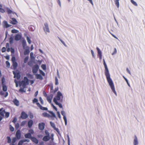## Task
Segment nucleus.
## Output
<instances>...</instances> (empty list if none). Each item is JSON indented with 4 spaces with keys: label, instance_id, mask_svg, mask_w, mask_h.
<instances>
[{
    "label": "nucleus",
    "instance_id": "19",
    "mask_svg": "<svg viewBox=\"0 0 145 145\" xmlns=\"http://www.w3.org/2000/svg\"><path fill=\"white\" fill-rule=\"evenodd\" d=\"M13 102L14 103V104L17 106H18L19 105L20 103L19 101L16 99H14Z\"/></svg>",
    "mask_w": 145,
    "mask_h": 145
},
{
    "label": "nucleus",
    "instance_id": "21",
    "mask_svg": "<svg viewBox=\"0 0 145 145\" xmlns=\"http://www.w3.org/2000/svg\"><path fill=\"white\" fill-rule=\"evenodd\" d=\"M22 37V36L20 34H17L15 37V40L18 41L20 40Z\"/></svg>",
    "mask_w": 145,
    "mask_h": 145
},
{
    "label": "nucleus",
    "instance_id": "42",
    "mask_svg": "<svg viewBox=\"0 0 145 145\" xmlns=\"http://www.w3.org/2000/svg\"><path fill=\"white\" fill-rule=\"evenodd\" d=\"M18 32V30L15 29H12L11 30V32L12 33H17Z\"/></svg>",
    "mask_w": 145,
    "mask_h": 145
},
{
    "label": "nucleus",
    "instance_id": "10",
    "mask_svg": "<svg viewBox=\"0 0 145 145\" xmlns=\"http://www.w3.org/2000/svg\"><path fill=\"white\" fill-rule=\"evenodd\" d=\"M11 26V25L9 24L7 21H4L3 22V26L4 28H7Z\"/></svg>",
    "mask_w": 145,
    "mask_h": 145
},
{
    "label": "nucleus",
    "instance_id": "8",
    "mask_svg": "<svg viewBox=\"0 0 145 145\" xmlns=\"http://www.w3.org/2000/svg\"><path fill=\"white\" fill-rule=\"evenodd\" d=\"M28 117L27 114L24 112H22L21 113L20 118L23 119H25Z\"/></svg>",
    "mask_w": 145,
    "mask_h": 145
},
{
    "label": "nucleus",
    "instance_id": "56",
    "mask_svg": "<svg viewBox=\"0 0 145 145\" xmlns=\"http://www.w3.org/2000/svg\"><path fill=\"white\" fill-rule=\"evenodd\" d=\"M6 50V48L5 47H3L1 49V51L2 52H5Z\"/></svg>",
    "mask_w": 145,
    "mask_h": 145
},
{
    "label": "nucleus",
    "instance_id": "38",
    "mask_svg": "<svg viewBox=\"0 0 145 145\" xmlns=\"http://www.w3.org/2000/svg\"><path fill=\"white\" fill-rule=\"evenodd\" d=\"M46 135V136H50V133L47 130H45L44 131Z\"/></svg>",
    "mask_w": 145,
    "mask_h": 145
},
{
    "label": "nucleus",
    "instance_id": "59",
    "mask_svg": "<svg viewBox=\"0 0 145 145\" xmlns=\"http://www.w3.org/2000/svg\"><path fill=\"white\" fill-rule=\"evenodd\" d=\"M57 114L58 116V118L59 119H61V116L60 113L59 112H57Z\"/></svg>",
    "mask_w": 145,
    "mask_h": 145
},
{
    "label": "nucleus",
    "instance_id": "29",
    "mask_svg": "<svg viewBox=\"0 0 145 145\" xmlns=\"http://www.w3.org/2000/svg\"><path fill=\"white\" fill-rule=\"evenodd\" d=\"M7 11L8 14H10L11 13H12L13 14H16V12H12V11L11 10L8 8L7 9Z\"/></svg>",
    "mask_w": 145,
    "mask_h": 145
},
{
    "label": "nucleus",
    "instance_id": "46",
    "mask_svg": "<svg viewBox=\"0 0 145 145\" xmlns=\"http://www.w3.org/2000/svg\"><path fill=\"white\" fill-rule=\"evenodd\" d=\"M26 121H23L22 122L21 124V126H23L26 123Z\"/></svg>",
    "mask_w": 145,
    "mask_h": 145
},
{
    "label": "nucleus",
    "instance_id": "20",
    "mask_svg": "<svg viewBox=\"0 0 145 145\" xmlns=\"http://www.w3.org/2000/svg\"><path fill=\"white\" fill-rule=\"evenodd\" d=\"M0 94L2 96H4L5 97H6L8 95V93L7 92L4 93L2 91H1L0 92Z\"/></svg>",
    "mask_w": 145,
    "mask_h": 145
},
{
    "label": "nucleus",
    "instance_id": "32",
    "mask_svg": "<svg viewBox=\"0 0 145 145\" xmlns=\"http://www.w3.org/2000/svg\"><path fill=\"white\" fill-rule=\"evenodd\" d=\"M2 5L0 4V12L2 13H3L5 12V11L4 9L2 8Z\"/></svg>",
    "mask_w": 145,
    "mask_h": 145
},
{
    "label": "nucleus",
    "instance_id": "63",
    "mask_svg": "<svg viewBox=\"0 0 145 145\" xmlns=\"http://www.w3.org/2000/svg\"><path fill=\"white\" fill-rule=\"evenodd\" d=\"M40 73L43 76H45V73H44L42 71L40 70Z\"/></svg>",
    "mask_w": 145,
    "mask_h": 145
},
{
    "label": "nucleus",
    "instance_id": "35",
    "mask_svg": "<svg viewBox=\"0 0 145 145\" xmlns=\"http://www.w3.org/2000/svg\"><path fill=\"white\" fill-rule=\"evenodd\" d=\"M58 88L57 87L55 88L54 90H53V91H51V92L53 93H54L58 91Z\"/></svg>",
    "mask_w": 145,
    "mask_h": 145
},
{
    "label": "nucleus",
    "instance_id": "12",
    "mask_svg": "<svg viewBox=\"0 0 145 145\" xmlns=\"http://www.w3.org/2000/svg\"><path fill=\"white\" fill-rule=\"evenodd\" d=\"M61 114L63 116V118L64 120L65 124V125L67 124V119L65 116V112L63 111H61Z\"/></svg>",
    "mask_w": 145,
    "mask_h": 145
},
{
    "label": "nucleus",
    "instance_id": "9",
    "mask_svg": "<svg viewBox=\"0 0 145 145\" xmlns=\"http://www.w3.org/2000/svg\"><path fill=\"white\" fill-rule=\"evenodd\" d=\"M50 124L52 127L54 129L56 130L58 133L59 132V129L56 127L54 123L52 122H50Z\"/></svg>",
    "mask_w": 145,
    "mask_h": 145
},
{
    "label": "nucleus",
    "instance_id": "22",
    "mask_svg": "<svg viewBox=\"0 0 145 145\" xmlns=\"http://www.w3.org/2000/svg\"><path fill=\"white\" fill-rule=\"evenodd\" d=\"M31 140L36 144L38 143V140L36 138L34 137H32L31 139Z\"/></svg>",
    "mask_w": 145,
    "mask_h": 145
},
{
    "label": "nucleus",
    "instance_id": "6",
    "mask_svg": "<svg viewBox=\"0 0 145 145\" xmlns=\"http://www.w3.org/2000/svg\"><path fill=\"white\" fill-rule=\"evenodd\" d=\"M45 124L44 123L41 122L39 123L38 125L39 129L40 130H43L45 127Z\"/></svg>",
    "mask_w": 145,
    "mask_h": 145
},
{
    "label": "nucleus",
    "instance_id": "33",
    "mask_svg": "<svg viewBox=\"0 0 145 145\" xmlns=\"http://www.w3.org/2000/svg\"><path fill=\"white\" fill-rule=\"evenodd\" d=\"M3 88V90L4 91H7V87L6 85L5 86H2Z\"/></svg>",
    "mask_w": 145,
    "mask_h": 145
},
{
    "label": "nucleus",
    "instance_id": "40",
    "mask_svg": "<svg viewBox=\"0 0 145 145\" xmlns=\"http://www.w3.org/2000/svg\"><path fill=\"white\" fill-rule=\"evenodd\" d=\"M55 103L56 105H58L60 108H62V106L61 104L58 103V102H55Z\"/></svg>",
    "mask_w": 145,
    "mask_h": 145
},
{
    "label": "nucleus",
    "instance_id": "54",
    "mask_svg": "<svg viewBox=\"0 0 145 145\" xmlns=\"http://www.w3.org/2000/svg\"><path fill=\"white\" fill-rule=\"evenodd\" d=\"M39 101H40L42 105L43 104H44L43 101L41 97H39Z\"/></svg>",
    "mask_w": 145,
    "mask_h": 145
},
{
    "label": "nucleus",
    "instance_id": "18",
    "mask_svg": "<svg viewBox=\"0 0 145 145\" xmlns=\"http://www.w3.org/2000/svg\"><path fill=\"white\" fill-rule=\"evenodd\" d=\"M50 140V136H44L42 138V140L44 142H46Z\"/></svg>",
    "mask_w": 145,
    "mask_h": 145
},
{
    "label": "nucleus",
    "instance_id": "50",
    "mask_svg": "<svg viewBox=\"0 0 145 145\" xmlns=\"http://www.w3.org/2000/svg\"><path fill=\"white\" fill-rule=\"evenodd\" d=\"M19 127V124L18 123H17L15 124V128L16 129H18Z\"/></svg>",
    "mask_w": 145,
    "mask_h": 145
},
{
    "label": "nucleus",
    "instance_id": "25",
    "mask_svg": "<svg viewBox=\"0 0 145 145\" xmlns=\"http://www.w3.org/2000/svg\"><path fill=\"white\" fill-rule=\"evenodd\" d=\"M133 144L134 145H137L138 144L137 139L136 136H135V138L134 139Z\"/></svg>",
    "mask_w": 145,
    "mask_h": 145
},
{
    "label": "nucleus",
    "instance_id": "41",
    "mask_svg": "<svg viewBox=\"0 0 145 145\" xmlns=\"http://www.w3.org/2000/svg\"><path fill=\"white\" fill-rule=\"evenodd\" d=\"M5 118H7L9 117L10 114L9 113V112H5Z\"/></svg>",
    "mask_w": 145,
    "mask_h": 145
},
{
    "label": "nucleus",
    "instance_id": "14",
    "mask_svg": "<svg viewBox=\"0 0 145 145\" xmlns=\"http://www.w3.org/2000/svg\"><path fill=\"white\" fill-rule=\"evenodd\" d=\"M37 106L41 110H47L48 108L46 107H44L42 106L39 103H37Z\"/></svg>",
    "mask_w": 145,
    "mask_h": 145
},
{
    "label": "nucleus",
    "instance_id": "15",
    "mask_svg": "<svg viewBox=\"0 0 145 145\" xmlns=\"http://www.w3.org/2000/svg\"><path fill=\"white\" fill-rule=\"evenodd\" d=\"M12 20L10 21V24H12L13 25H15L17 24L18 22L16 19L14 18H11Z\"/></svg>",
    "mask_w": 145,
    "mask_h": 145
},
{
    "label": "nucleus",
    "instance_id": "36",
    "mask_svg": "<svg viewBox=\"0 0 145 145\" xmlns=\"http://www.w3.org/2000/svg\"><path fill=\"white\" fill-rule=\"evenodd\" d=\"M131 2L134 5L136 6H137V4L133 0H131Z\"/></svg>",
    "mask_w": 145,
    "mask_h": 145
},
{
    "label": "nucleus",
    "instance_id": "24",
    "mask_svg": "<svg viewBox=\"0 0 145 145\" xmlns=\"http://www.w3.org/2000/svg\"><path fill=\"white\" fill-rule=\"evenodd\" d=\"M36 78L37 79H39L41 80L43 79V77L40 74H37L36 75Z\"/></svg>",
    "mask_w": 145,
    "mask_h": 145
},
{
    "label": "nucleus",
    "instance_id": "34",
    "mask_svg": "<svg viewBox=\"0 0 145 145\" xmlns=\"http://www.w3.org/2000/svg\"><path fill=\"white\" fill-rule=\"evenodd\" d=\"M7 142L8 143H10L11 142V140L10 137L8 136L7 137Z\"/></svg>",
    "mask_w": 145,
    "mask_h": 145
},
{
    "label": "nucleus",
    "instance_id": "48",
    "mask_svg": "<svg viewBox=\"0 0 145 145\" xmlns=\"http://www.w3.org/2000/svg\"><path fill=\"white\" fill-rule=\"evenodd\" d=\"M38 99H36V98H34L33 99V103H38Z\"/></svg>",
    "mask_w": 145,
    "mask_h": 145
},
{
    "label": "nucleus",
    "instance_id": "30",
    "mask_svg": "<svg viewBox=\"0 0 145 145\" xmlns=\"http://www.w3.org/2000/svg\"><path fill=\"white\" fill-rule=\"evenodd\" d=\"M30 52L29 49H26L25 50L24 52V54L25 55H26L27 54H28Z\"/></svg>",
    "mask_w": 145,
    "mask_h": 145
},
{
    "label": "nucleus",
    "instance_id": "60",
    "mask_svg": "<svg viewBox=\"0 0 145 145\" xmlns=\"http://www.w3.org/2000/svg\"><path fill=\"white\" fill-rule=\"evenodd\" d=\"M67 138H68V142L69 145H70V138L69 135L67 136Z\"/></svg>",
    "mask_w": 145,
    "mask_h": 145
},
{
    "label": "nucleus",
    "instance_id": "53",
    "mask_svg": "<svg viewBox=\"0 0 145 145\" xmlns=\"http://www.w3.org/2000/svg\"><path fill=\"white\" fill-rule=\"evenodd\" d=\"M29 133H30V134L31 135V134H33L34 132L33 131V130L32 129H30L29 130Z\"/></svg>",
    "mask_w": 145,
    "mask_h": 145
},
{
    "label": "nucleus",
    "instance_id": "37",
    "mask_svg": "<svg viewBox=\"0 0 145 145\" xmlns=\"http://www.w3.org/2000/svg\"><path fill=\"white\" fill-rule=\"evenodd\" d=\"M17 138L16 137H14L12 138V144H14L17 140Z\"/></svg>",
    "mask_w": 145,
    "mask_h": 145
},
{
    "label": "nucleus",
    "instance_id": "61",
    "mask_svg": "<svg viewBox=\"0 0 145 145\" xmlns=\"http://www.w3.org/2000/svg\"><path fill=\"white\" fill-rule=\"evenodd\" d=\"M19 91L20 92H25V91H24V89L22 88H21L19 90Z\"/></svg>",
    "mask_w": 145,
    "mask_h": 145
},
{
    "label": "nucleus",
    "instance_id": "23",
    "mask_svg": "<svg viewBox=\"0 0 145 145\" xmlns=\"http://www.w3.org/2000/svg\"><path fill=\"white\" fill-rule=\"evenodd\" d=\"M33 124V121L32 120H30L28 121V125L29 128H30Z\"/></svg>",
    "mask_w": 145,
    "mask_h": 145
},
{
    "label": "nucleus",
    "instance_id": "13",
    "mask_svg": "<svg viewBox=\"0 0 145 145\" xmlns=\"http://www.w3.org/2000/svg\"><path fill=\"white\" fill-rule=\"evenodd\" d=\"M13 72V74H14V78H15L16 77L17 79L19 80L21 77V75L20 73H16L14 71Z\"/></svg>",
    "mask_w": 145,
    "mask_h": 145
},
{
    "label": "nucleus",
    "instance_id": "27",
    "mask_svg": "<svg viewBox=\"0 0 145 145\" xmlns=\"http://www.w3.org/2000/svg\"><path fill=\"white\" fill-rule=\"evenodd\" d=\"M25 137L26 138H29L31 139V135L30 133H28L25 135Z\"/></svg>",
    "mask_w": 145,
    "mask_h": 145
},
{
    "label": "nucleus",
    "instance_id": "5",
    "mask_svg": "<svg viewBox=\"0 0 145 145\" xmlns=\"http://www.w3.org/2000/svg\"><path fill=\"white\" fill-rule=\"evenodd\" d=\"M44 27L43 29L44 31L46 33H49L50 31L48 25L47 23H45L44 24Z\"/></svg>",
    "mask_w": 145,
    "mask_h": 145
},
{
    "label": "nucleus",
    "instance_id": "31",
    "mask_svg": "<svg viewBox=\"0 0 145 145\" xmlns=\"http://www.w3.org/2000/svg\"><path fill=\"white\" fill-rule=\"evenodd\" d=\"M5 113V110H2L0 112V115L2 117H4V114Z\"/></svg>",
    "mask_w": 145,
    "mask_h": 145
},
{
    "label": "nucleus",
    "instance_id": "64",
    "mask_svg": "<svg viewBox=\"0 0 145 145\" xmlns=\"http://www.w3.org/2000/svg\"><path fill=\"white\" fill-rule=\"evenodd\" d=\"M43 94L44 96H45V97H47V94L45 91H43Z\"/></svg>",
    "mask_w": 145,
    "mask_h": 145
},
{
    "label": "nucleus",
    "instance_id": "28",
    "mask_svg": "<svg viewBox=\"0 0 145 145\" xmlns=\"http://www.w3.org/2000/svg\"><path fill=\"white\" fill-rule=\"evenodd\" d=\"M1 84L2 86H5V79L4 77H3L1 79Z\"/></svg>",
    "mask_w": 145,
    "mask_h": 145
},
{
    "label": "nucleus",
    "instance_id": "45",
    "mask_svg": "<svg viewBox=\"0 0 145 145\" xmlns=\"http://www.w3.org/2000/svg\"><path fill=\"white\" fill-rule=\"evenodd\" d=\"M6 63L7 65V67L9 68L10 67V63L8 61H7L6 62Z\"/></svg>",
    "mask_w": 145,
    "mask_h": 145
},
{
    "label": "nucleus",
    "instance_id": "26",
    "mask_svg": "<svg viewBox=\"0 0 145 145\" xmlns=\"http://www.w3.org/2000/svg\"><path fill=\"white\" fill-rule=\"evenodd\" d=\"M12 63V65L13 66V69H15L18 66V63L16 62H13Z\"/></svg>",
    "mask_w": 145,
    "mask_h": 145
},
{
    "label": "nucleus",
    "instance_id": "55",
    "mask_svg": "<svg viewBox=\"0 0 145 145\" xmlns=\"http://www.w3.org/2000/svg\"><path fill=\"white\" fill-rule=\"evenodd\" d=\"M11 60H12V62H16L15 57L14 56L12 57V59H11Z\"/></svg>",
    "mask_w": 145,
    "mask_h": 145
},
{
    "label": "nucleus",
    "instance_id": "44",
    "mask_svg": "<svg viewBox=\"0 0 145 145\" xmlns=\"http://www.w3.org/2000/svg\"><path fill=\"white\" fill-rule=\"evenodd\" d=\"M119 1H115V4L117 6L118 8L119 7Z\"/></svg>",
    "mask_w": 145,
    "mask_h": 145
},
{
    "label": "nucleus",
    "instance_id": "11",
    "mask_svg": "<svg viewBox=\"0 0 145 145\" xmlns=\"http://www.w3.org/2000/svg\"><path fill=\"white\" fill-rule=\"evenodd\" d=\"M16 136L17 139L18 140L20 139L21 136V133L19 130L17 131L16 134Z\"/></svg>",
    "mask_w": 145,
    "mask_h": 145
},
{
    "label": "nucleus",
    "instance_id": "62",
    "mask_svg": "<svg viewBox=\"0 0 145 145\" xmlns=\"http://www.w3.org/2000/svg\"><path fill=\"white\" fill-rule=\"evenodd\" d=\"M52 106L53 107V108L56 111H57V109L56 108V107L54 106L52 104H51Z\"/></svg>",
    "mask_w": 145,
    "mask_h": 145
},
{
    "label": "nucleus",
    "instance_id": "2",
    "mask_svg": "<svg viewBox=\"0 0 145 145\" xmlns=\"http://www.w3.org/2000/svg\"><path fill=\"white\" fill-rule=\"evenodd\" d=\"M63 96L61 93L59 91L57 92L56 96L54 98L53 101L55 102H58L57 101H62Z\"/></svg>",
    "mask_w": 145,
    "mask_h": 145
},
{
    "label": "nucleus",
    "instance_id": "47",
    "mask_svg": "<svg viewBox=\"0 0 145 145\" xmlns=\"http://www.w3.org/2000/svg\"><path fill=\"white\" fill-rule=\"evenodd\" d=\"M10 129L11 131L13 132L14 131V128L11 125H10Z\"/></svg>",
    "mask_w": 145,
    "mask_h": 145
},
{
    "label": "nucleus",
    "instance_id": "52",
    "mask_svg": "<svg viewBox=\"0 0 145 145\" xmlns=\"http://www.w3.org/2000/svg\"><path fill=\"white\" fill-rule=\"evenodd\" d=\"M55 85H57L58 84V81L57 77L55 78Z\"/></svg>",
    "mask_w": 145,
    "mask_h": 145
},
{
    "label": "nucleus",
    "instance_id": "51",
    "mask_svg": "<svg viewBox=\"0 0 145 145\" xmlns=\"http://www.w3.org/2000/svg\"><path fill=\"white\" fill-rule=\"evenodd\" d=\"M28 57H26L24 59V62L25 63H26L27 62L28 59Z\"/></svg>",
    "mask_w": 145,
    "mask_h": 145
},
{
    "label": "nucleus",
    "instance_id": "7",
    "mask_svg": "<svg viewBox=\"0 0 145 145\" xmlns=\"http://www.w3.org/2000/svg\"><path fill=\"white\" fill-rule=\"evenodd\" d=\"M39 69V66L37 65H34L32 68V72L33 73L37 72Z\"/></svg>",
    "mask_w": 145,
    "mask_h": 145
},
{
    "label": "nucleus",
    "instance_id": "3",
    "mask_svg": "<svg viewBox=\"0 0 145 145\" xmlns=\"http://www.w3.org/2000/svg\"><path fill=\"white\" fill-rule=\"evenodd\" d=\"M29 80L27 77H24V80H22L21 82H20L19 84L20 86H22L24 88H25L26 85L29 84Z\"/></svg>",
    "mask_w": 145,
    "mask_h": 145
},
{
    "label": "nucleus",
    "instance_id": "17",
    "mask_svg": "<svg viewBox=\"0 0 145 145\" xmlns=\"http://www.w3.org/2000/svg\"><path fill=\"white\" fill-rule=\"evenodd\" d=\"M97 49L98 51V55H99V58L100 60L102 59V55L101 51L98 47L97 48Z\"/></svg>",
    "mask_w": 145,
    "mask_h": 145
},
{
    "label": "nucleus",
    "instance_id": "57",
    "mask_svg": "<svg viewBox=\"0 0 145 145\" xmlns=\"http://www.w3.org/2000/svg\"><path fill=\"white\" fill-rule=\"evenodd\" d=\"M116 53H117V50H116V48H114V52L112 53V55H114L115 54H116Z\"/></svg>",
    "mask_w": 145,
    "mask_h": 145
},
{
    "label": "nucleus",
    "instance_id": "16",
    "mask_svg": "<svg viewBox=\"0 0 145 145\" xmlns=\"http://www.w3.org/2000/svg\"><path fill=\"white\" fill-rule=\"evenodd\" d=\"M53 97V95L51 94L47 97V100L49 103H51L52 102V100Z\"/></svg>",
    "mask_w": 145,
    "mask_h": 145
},
{
    "label": "nucleus",
    "instance_id": "43",
    "mask_svg": "<svg viewBox=\"0 0 145 145\" xmlns=\"http://www.w3.org/2000/svg\"><path fill=\"white\" fill-rule=\"evenodd\" d=\"M41 67L44 70H45L46 69V66L45 65L42 64L41 65Z\"/></svg>",
    "mask_w": 145,
    "mask_h": 145
},
{
    "label": "nucleus",
    "instance_id": "39",
    "mask_svg": "<svg viewBox=\"0 0 145 145\" xmlns=\"http://www.w3.org/2000/svg\"><path fill=\"white\" fill-rule=\"evenodd\" d=\"M54 134L53 133L51 134V136L50 137V139H51V140L52 141H53V140H54Z\"/></svg>",
    "mask_w": 145,
    "mask_h": 145
},
{
    "label": "nucleus",
    "instance_id": "4",
    "mask_svg": "<svg viewBox=\"0 0 145 145\" xmlns=\"http://www.w3.org/2000/svg\"><path fill=\"white\" fill-rule=\"evenodd\" d=\"M49 112L51 115V116L46 112H44L42 114V116L48 118H50V117L52 118L54 117L57 119L56 116L54 113L51 111H50Z\"/></svg>",
    "mask_w": 145,
    "mask_h": 145
},
{
    "label": "nucleus",
    "instance_id": "1",
    "mask_svg": "<svg viewBox=\"0 0 145 145\" xmlns=\"http://www.w3.org/2000/svg\"><path fill=\"white\" fill-rule=\"evenodd\" d=\"M103 64L105 69V74L106 77L107 81L112 91L114 93L116 94V93L115 90L113 83L112 79L110 78V75L108 69L104 59H103Z\"/></svg>",
    "mask_w": 145,
    "mask_h": 145
},
{
    "label": "nucleus",
    "instance_id": "49",
    "mask_svg": "<svg viewBox=\"0 0 145 145\" xmlns=\"http://www.w3.org/2000/svg\"><path fill=\"white\" fill-rule=\"evenodd\" d=\"M27 40L29 44H30L31 43V41L28 37H27Z\"/></svg>",
    "mask_w": 145,
    "mask_h": 145
},
{
    "label": "nucleus",
    "instance_id": "58",
    "mask_svg": "<svg viewBox=\"0 0 145 145\" xmlns=\"http://www.w3.org/2000/svg\"><path fill=\"white\" fill-rule=\"evenodd\" d=\"M26 45V42L25 41H23L22 42V45L23 46V47H24Z\"/></svg>",
    "mask_w": 145,
    "mask_h": 145
}]
</instances>
